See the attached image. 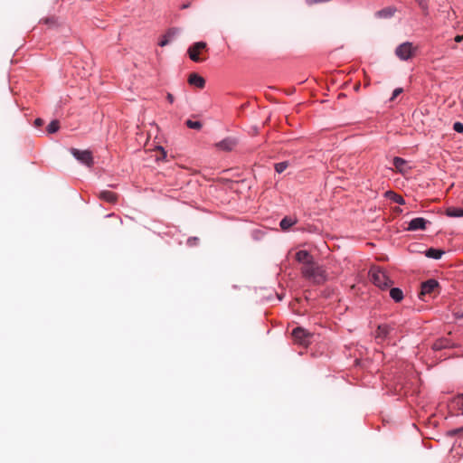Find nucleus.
Masks as SVG:
<instances>
[{"mask_svg": "<svg viewBox=\"0 0 463 463\" xmlns=\"http://www.w3.org/2000/svg\"><path fill=\"white\" fill-rule=\"evenodd\" d=\"M295 223H297V219L290 216H286L280 221V228L283 231L288 230L291 226H293Z\"/></svg>", "mask_w": 463, "mask_h": 463, "instance_id": "nucleus-16", "label": "nucleus"}, {"mask_svg": "<svg viewBox=\"0 0 463 463\" xmlns=\"http://www.w3.org/2000/svg\"><path fill=\"white\" fill-rule=\"evenodd\" d=\"M446 214L449 217H461L463 216V209L449 207L446 210Z\"/></svg>", "mask_w": 463, "mask_h": 463, "instance_id": "nucleus-22", "label": "nucleus"}, {"mask_svg": "<svg viewBox=\"0 0 463 463\" xmlns=\"http://www.w3.org/2000/svg\"><path fill=\"white\" fill-rule=\"evenodd\" d=\"M237 145V140L232 137H227L218 143H216L215 146L222 151H232Z\"/></svg>", "mask_w": 463, "mask_h": 463, "instance_id": "nucleus-8", "label": "nucleus"}, {"mask_svg": "<svg viewBox=\"0 0 463 463\" xmlns=\"http://www.w3.org/2000/svg\"><path fill=\"white\" fill-rule=\"evenodd\" d=\"M302 276L315 284H322L326 280V275L323 268L315 260L301 267Z\"/></svg>", "mask_w": 463, "mask_h": 463, "instance_id": "nucleus-1", "label": "nucleus"}, {"mask_svg": "<svg viewBox=\"0 0 463 463\" xmlns=\"http://www.w3.org/2000/svg\"><path fill=\"white\" fill-rule=\"evenodd\" d=\"M206 47H207V44L204 42H197V43H194L193 45H191L188 48V51H187L189 58L193 61H195V62H200V61H203L204 59H202L199 57V53L203 50H205Z\"/></svg>", "mask_w": 463, "mask_h": 463, "instance_id": "nucleus-6", "label": "nucleus"}, {"mask_svg": "<svg viewBox=\"0 0 463 463\" xmlns=\"http://www.w3.org/2000/svg\"><path fill=\"white\" fill-rule=\"evenodd\" d=\"M295 258L302 266H306L314 260V258L307 250H298Z\"/></svg>", "mask_w": 463, "mask_h": 463, "instance_id": "nucleus-9", "label": "nucleus"}, {"mask_svg": "<svg viewBox=\"0 0 463 463\" xmlns=\"http://www.w3.org/2000/svg\"><path fill=\"white\" fill-rule=\"evenodd\" d=\"M453 129L458 133H463V124L461 122H455Z\"/></svg>", "mask_w": 463, "mask_h": 463, "instance_id": "nucleus-30", "label": "nucleus"}, {"mask_svg": "<svg viewBox=\"0 0 463 463\" xmlns=\"http://www.w3.org/2000/svg\"><path fill=\"white\" fill-rule=\"evenodd\" d=\"M402 91L403 90L402 88L395 89L391 97V100H394Z\"/></svg>", "mask_w": 463, "mask_h": 463, "instance_id": "nucleus-31", "label": "nucleus"}, {"mask_svg": "<svg viewBox=\"0 0 463 463\" xmlns=\"http://www.w3.org/2000/svg\"><path fill=\"white\" fill-rule=\"evenodd\" d=\"M156 153H157V155H156L157 160L165 159L166 156V152L161 146L157 147Z\"/></svg>", "mask_w": 463, "mask_h": 463, "instance_id": "nucleus-28", "label": "nucleus"}, {"mask_svg": "<svg viewBox=\"0 0 463 463\" xmlns=\"http://www.w3.org/2000/svg\"><path fill=\"white\" fill-rule=\"evenodd\" d=\"M190 6V4L187 3V4H184L182 5V9H185V8H188Z\"/></svg>", "mask_w": 463, "mask_h": 463, "instance_id": "nucleus-36", "label": "nucleus"}, {"mask_svg": "<svg viewBox=\"0 0 463 463\" xmlns=\"http://www.w3.org/2000/svg\"><path fill=\"white\" fill-rule=\"evenodd\" d=\"M43 22L46 24H54V19L53 18H46V19L43 20Z\"/></svg>", "mask_w": 463, "mask_h": 463, "instance_id": "nucleus-33", "label": "nucleus"}, {"mask_svg": "<svg viewBox=\"0 0 463 463\" xmlns=\"http://www.w3.org/2000/svg\"><path fill=\"white\" fill-rule=\"evenodd\" d=\"M407 165V162L401 157H394L393 158V166L401 173L405 172V165Z\"/></svg>", "mask_w": 463, "mask_h": 463, "instance_id": "nucleus-20", "label": "nucleus"}, {"mask_svg": "<svg viewBox=\"0 0 463 463\" xmlns=\"http://www.w3.org/2000/svg\"><path fill=\"white\" fill-rule=\"evenodd\" d=\"M71 153L73 156L84 164L87 166H91L93 165V156L90 150H79L77 148H71Z\"/></svg>", "mask_w": 463, "mask_h": 463, "instance_id": "nucleus-5", "label": "nucleus"}, {"mask_svg": "<svg viewBox=\"0 0 463 463\" xmlns=\"http://www.w3.org/2000/svg\"><path fill=\"white\" fill-rule=\"evenodd\" d=\"M451 411H458L463 414V394L454 397L449 404Z\"/></svg>", "mask_w": 463, "mask_h": 463, "instance_id": "nucleus-12", "label": "nucleus"}, {"mask_svg": "<svg viewBox=\"0 0 463 463\" xmlns=\"http://www.w3.org/2000/svg\"><path fill=\"white\" fill-rule=\"evenodd\" d=\"M294 342L302 346H307L310 344L312 335L302 327H297L292 331Z\"/></svg>", "mask_w": 463, "mask_h": 463, "instance_id": "nucleus-4", "label": "nucleus"}, {"mask_svg": "<svg viewBox=\"0 0 463 463\" xmlns=\"http://www.w3.org/2000/svg\"><path fill=\"white\" fill-rule=\"evenodd\" d=\"M462 316H463V314H462Z\"/></svg>", "mask_w": 463, "mask_h": 463, "instance_id": "nucleus-39", "label": "nucleus"}, {"mask_svg": "<svg viewBox=\"0 0 463 463\" xmlns=\"http://www.w3.org/2000/svg\"><path fill=\"white\" fill-rule=\"evenodd\" d=\"M450 343L448 339H439L433 344L434 350H441L443 348L450 347Z\"/></svg>", "mask_w": 463, "mask_h": 463, "instance_id": "nucleus-21", "label": "nucleus"}, {"mask_svg": "<svg viewBox=\"0 0 463 463\" xmlns=\"http://www.w3.org/2000/svg\"><path fill=\"white\" fill-rule=\"evenodd\" d=\"M60 128V123L58 120H52L48 126H47V132L49 134H53L57 132Z\"/></svg>", "mask_w": 463, "mask_h": 463, "instance_id": "nucleus-24", "label": "nucleus"}, {"mask_svg": "<svg viewBox=\"0 0 463 463\" xmlns=\"http://www.w3.org/2000/svg\"><path fill=\"white\" fill-rule=\"evenodd\" d=\"M99 198L109 203H115L118 200V195L110 191H102L99 194Z\"/></svg>", "mask_w": 463, "mask_h": 463, "instance_id": "nucleus-14", "label": "nucleus"}, {"mask_svg": "<svg viewBox=\"0 0 463 463\" xmlns=\"http://www.w3.org/2000/svg\"><path fill=\"white\" fill-rule=\"evenodd\" d=\"M448 436L453 437L456 435H463V426L458 429L450 430L447 432Z\"/></svg>", "mask_w": 463, "mask_h": 463, "instance_id": "nucleus-27", "label": "nucleus"}, {"mask_svg": "<svg viewBox=\"0 0 463 463\" xmlns=\"http://www.w3.org/2000/svg\"><path fill=\"white\" fill-rule=\"evenodd\" d=\"M167 99L170 103L174 102V96L170 93L167 94Z\"/></svg>", "mask_w": 463, "mask_h": 463, "instance_id": "nucleus-35", "label": "nucleus"}, {"mask_svg": "<svg viewBox=\"0 0 463 463\" xmlns=\"http://www.w3.org/2000/svg\"><path fill=\"white\" fill-rule=\"evenodd\" d=\"M390 297L395 301V302H401L403 299V292L399 288H392L390 289Z\"/></svg>", "mask_w": 463, "mask_h": 463, "instance_id": "nucleus-17", "label": "nucleus"}, {"mask_svg": "<svg viewBox=\"0 0 463 463\" xmlns=\"http://www.w3.org/2000/svg\"><path fill=\"white\" fill-rule=\"evenodd\" d=\"M439 288V284L435 279H429L421 284V291L420 293V297L425 295H430L435 293L436 290Z\"/></svg>", "mask_w": 463, "mask_h": 463, "instance_id": "nucleus-7", "label": "nucleus"}, {"mask_svg": "<svg viewBox=\"0 0 463 463\" xmlns=\"http://www.w3.org/2000/svg\"><path fill=\"white\" fill-rule=\"evenodd\" d=\"M443 254L444 251L439 249L430 248L428 250H426V256L435 260H439Z\"/></svg>", "mask_w": 463, "mask_h": 463, "instance_id": "nucleus-19", "label": "nucleus"}, {"mask_svg": "<svg viewBox=\"0 0 463 463\" xmlns=\"http://www.w3.org/2000/svg\"><path fill=\"white\" fill-rule=\"evenodd\" d=\"M455 42L457 43H460L463 41V34L462 35H457L455 38H454Z\"/></svg>", "mask_w": 463, "mask_h": 463, "instance_id": "nucleus-34", "label": "nucleus"}, {"mask_svg": "<svg viewBox=\"0 0 463 463\" xmlns=\"http://www.w3.org/2000/svg\"><path fill=\"white\" fill-rule=\"evenodd\" d=\"M359 88H360V84L358 83V84L355 85L354 89H355V90H358Z\"/></svg>", "mask_w": 463, "mask_h": 463, "instance_id": "nucleus-37", "label": "nucleus"}, {"mask_svg": "<svg viewBox=\"0 0 463 463\" xmlns=\"http://www.w3.org/2000/svg\"><path fill=\"white\" fill-rule=\"evenodd\" d=\"M34 125L36 127H41L42 125H43V120L42 118H36L34 120Z\"/></svg>", "mask_w": 463, "mask_h": 463, "instance_id": "nucleus-32", "label": "nucleus"}, {"mask_svg": "<svg viewBox=\"0 0 463 463\" xmlns=\"http://www.w3.org/2000/svg\"><path fill=\"white\" fill-rule=\"evenodd\" d=\"M188 83L199 89H203L205 86V80L197 73H191L188 78Z\"/></svg>", "mask_w": 463, "mask_h": 463, "instance_id": "nucleus-11", "label": "nucleus"}, {"mask_svg": "<svg viewBox=\"0 0 463 463\" xmlns=\"http://www.w3.org/2000/svg\"><path fill=\"white\" fill-rule=\"evenodd\" d=\"M417 47L412 43L405 42L395 49V55L402 61H407L412 58L416 52Z\"/></svg>", "mask_w": 463, "mask_h": 463, "instance_id": "nucleus-3", "label": "nucleus"}, {"mask_svg": "<svg viewBox=\"0 0 463 463\" xmlns=\"http://www.w3.org/2000/svg\"><path fill=\"white\" fill-rule=\"evenodd\" d=\"M288 166V163L287 161L279 162L275 164V170L277 173L281 174L283 173Z\"/></svg>", "mask_w": 463, "mask_h": 463, "instance_id": "nucleus-26", "label": "nucleus"}, {"mask_svg": "<svg viewBox=\"0 0 463 463\" xmlns=\"http://www.w3.org/2000/svg\"><path fill=\"white\" fill-rule=\"evenodd\" d=\"M426 223H427V221L423 218H420V217L414 218L410 222L407 230L408 231L425 230Z\"/></svg>", "mask_w": 463, "mask_h": 463, "instance_id": "nucleus-10", "label": "nucleus"}, {"mask_svg": "<svg viewBox=\"0 0 463 463\" xmlns=\"http://www.w3.org/2000/svg\"><path fill=\"white\" fill-rule=\"evenodd\" d=\"M393 14H394V10L391 7H387V8L382 9L377 12V15L379 17H385V18L392 16Z\"/></svg>", "mask_w": 463, "mask_h": 463, "instance_id": "nucleus-23", "label": "nucleus"}, {"mask_svg": "<svg viewBox=\"0 0 463 463\" xmlns=\"http://www.w3.org/2000/svg\"><path fill=\"white\" fill-rule=\"evenodd\" d=\"M185 124L189 128L197 129V130L201 129L202 126H203L200 121H194L191 119H187Z\"/></svg>", "mask_w": 463, "mask_h": 463, "instance_id": "nucleus-25", "label": "nucleus"}, {"mask_svg": "<svg viewBox=\"0 0 463 463\" xmlns=\"http://www.w3.org/2000/svg\"><path fill=\"white\" fill-rule=\"evenodd\" d=\"M178 33V30L175 29V28H171L169 29L165 34H164L162 36V39L160 40V42L158 43V44L161 46V47H164L165 45H167L174 38L175 36Z\"/></svg>", "mask_w": 463, "mask_h": 463, "instance_id": "nucleus-13", "label": "nucleus"}, {"mask_svg": "<svg viewBox=\"0 0 463 463\" xmlns=\"http://www.w3.org/2000/svg\"><path fill=\"white\" fill-rule=\"evenodd\" d=\"M395 211H396V212H399V213H401V212H402V210H401L400 208H396V210H395Z\"/></svg>", "mask_w": 463, "mask_h": 463, "instance_id": "nucleus-38", "label": "nucleus"}, {"mask_svg": "<svg viewBox=\"0 0 463 463\" xmlns=\"http://www.w3.org/2000/svg\"><path fill=\"white\" fill-rule=\"evenodd\" d=\"M416 2L418 3L419 6L422 9V11L427 14L428 13V3L427 1L425 0H416Z\"/></svg>", "mask_w": 463, "mask_h": 463, "instance_id": "nucleus-29", "label": "nucleus"}, {"mask_svg": "<svg viewBox=\"0 0 463 463\" xmlns=\"http://www.w3.org/2000/svg\"><path fill=\"white\" fill-rule=\"evenodd\" d=\"M385 196L387 198H389L390 200H392V202L398 203V204H404L405 203V201L404 199L398 194L392 192V191H388L385 193Z\"/></svg>", "mask_w": 463, "mask_h": 463, "instance_id": "nucleus-18", "label": "nucleus"}, {"mask_svg": "<svg viewBox=\"0 0 463 463\" xmlns=\"http://www.w3.org/2000/svg\"><path fill=\"white\" fill-rule=\"evenodd\" d=\"M392 329V328L388 325L378 326V328L376 330V337L384 339L385 337H387L390 335Z\"/></svg>", "mask_w": 463, "mask_h": 463, "instance_id": "nucleus-15", "label": "nucleus"}, {"mask_svg": "<svg viewBox=\"0 0 463 463\" xmlns=\"http://www.w3.org/2000/svg\"><path fill=\"white\" fill-rule=\"evenodd\" d=\"M370 275L373 283L382 289H385L393 284L386 272L379 268L372 269L370 270Z\"/></svg>", "mask_w": 463, "mask_h": 463, "instance_id": "nucleus-2", "label": "nucleus"}]
</instances>
